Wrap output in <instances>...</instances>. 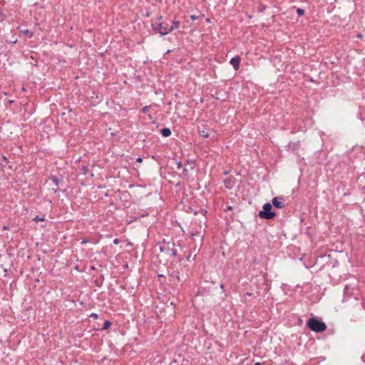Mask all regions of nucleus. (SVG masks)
I'll list each match as a JSON object with an SVG mask.
<instances>
[{
	"mask_svg": "<svg viewBox=\"0 0 365 365\" xmlns=\"http://www.w3.org/2000/svg\"><path fill=\"white\" fill-rule=\"evenodd\" d=\"M161 17L159 18L155 22L152 24V27L154 31L159 33L161 36H165L173 31L170 24L165 21H160Z\"/></svg>",
	"mask_w": 365,
	"mask_h": 365,
	"instance_id": "f257e3e1",
	"label": "nucleus"
},
{
	"mask_svg": "<svg viewBox=\"0 0 365 365\" xmlns=\"http://www.w3.org/2000/svg\"><path fill=\"white\" fill-rule=\"evenodd\" d=\"M307 327L312 331L315 332H321L326 329V324L322 322L319 321L315 318H311L307 322Z\"/></svg>",
	"mask_w": 365,
	"mask_h": 365,
	"instance_id": "f03ea898",
	"label": "nucleus"
},
{
	"mask_svg": "<svg viewBox=\"0 0 365 365\" xmlns=\"http://www.w3.org/2000/svg\"><path fill=\"white\" fill-rule=\"evenodd\" d=\"M272 205L265 203L263 205L262 210L259 212V217L262 219L271 220L274 217L275 213L272 210Z\"/></svg>",
	"mask_w": 365,
	"mask_h": 365,
	"instance_id": "7ed1b4c3",
	"label": "nucleus"
},
{
	"mask_svg": "<svg viewBox=\"0 0 365 365\" xmlns=\"http://www.w3.org/2000/svg\"><path fill=\"white\" fill-rule=\"evenodd\" d=\"M230 63L235 70H238L240 63V58L239 56L233 57L231 58Z\"/></svg>",
	"mask_w": 365,
	"mask_h": 365,
	"instance_id": "20e7f679",
	"label": "nucleus"
},
{
	"mask_svg": "<svg viewBox=\"0 0 365 365\" xmlns=\"http://www.w3.org/2000/svg\"><path fill=\"white\" fill-rule=\"evenodd\" d=\"M272 205L277 208L283 207V202L280 201L278 197H274L272 199Z\"/></svg>",
	"mask_w": 365,
	"mask_h": 365,
	"instance_id": "39448f33",
	"label": "nucleus"
},
{
	"mask_svg": "<svg viewBox=\"0 0 365 365\" xmlns=\"http://www.w3.org/2000/svg\"><path fill=\"white\" fill-rule=\"evenodd\" d=\"M160 132L164 137H168L171 135V130L170 128H163Z\"/></svg>",
	"mask_w": 365,
	"mask_h": 365,
	"instance_id": "423d86ee",
	"label": "nucleus"
},
{
	"mask_svg": "<svg viewBox=\"0 0 365 365\" xmlns=\"http://www.w3.org/2000/svg\"><path fill=\"white\" fill-rule=\"evenodd\" d=\"M179 24H180L179 21H173L172 24L170 25V28H173V31L175 29H178Z\"/></svg>",
	"mask_w": 365,
	"mask_h": 365,
	"instance_id": "0eeeda50",
	"label": "nucleus"
},
{
	"mask_svg": "<svg viewBox=\"0 0 365 365\" xmlns=\"http://www.w3.org/2000/svg\"><path fill=\"white\" fill-rule=\"evenodd\" d=\"M20 34L23 35H29V38L32 37L33 36V34L28 29L21 31Z\"/></svg>",
	"mask_w": 365,
	"mask_h": 365,
	"instance_id": "6e6552de",
	"label": "nucleus"
},
{
	"mask_svg": "<svg viewBox=\"0 0 365 365\" xmlns=\"http://www.w3.org/2000/svg\"><path fill=\"white\" fill-rule=\"evenodd\" d=\"M110 324H111V323L109 321H106L103 324V329H108L110 327Z\"/></svg>",
	"mask_w": 365,
	"mask_h": 365,
	"instance_id": "1a4fd4ad",
	"label": "nucleus"
},
{
	"mask_svg": "<svg viewBox=\"0 0 365 365\" xmlns=\"http://www.w3.org/2000/svg\"><path fill=\"white\" fill-rule=\"evenodd\" d=\"M297 13L298 15L301 16L304 14V11L302 9H297Z\"/></svg>",
	"mask_w": 365,
	"mask_h": 365,
	"instance_id": "9d476101",
	"label": "nucleus"
},
{
	"mask_svg": "<svg viewBox=\"0 0 365 365\" xmlns=\"http://www.w3.org/2000/svg\"><path fill=\"white\" fill-rule=\"evenodd\" d=\"M200 134L204 138H208L209 137L208 133L205 132V130H202Z\"/></svg>",
	"mask_w": 365,
	"mask_h": 365,
	"instance_id": "9b49d317",
	"label": "nucleus"
},
{
	"mask_svg": "<svg viewBox=\"0 0 365 365\" xmlns=\"http://www.w3.org/2000/svg\"><path fill=\"white\" fill-rule=\"evenodd\" d=\"M51 180H53V182L56 185H58V179H57V178H56V177H52V178H51Z\"/></svg>",
	"mask_w": 365,
	"mask_h": 365,
	"instance_id": "f8f14e48",
	"label": "nucleus"
},
{
	"mask_svg": "<svg viewBox=\"0 0 365 365\" xmlns=\"http://www.w3.org/2000/svg\"><path fill=\"white\" fill-rule=\"evenodd\" d=\"M34 220L36 222H39V221H43V218H40L38 216H36Z\"/></svg>",
	"mask_w": 365,
	"mask_h": 365,
	"instance_id": "ddd939ff",
	"label": "nucleus"
},
{
	"mask_svg": "<svg viewBox=\"0 0 365 365\" xmlns=\"http://www.w3.org/2000/svg\"><path fill=\"white\" fill-rule=\"evenodd\" d=\"M148 107L145 106V107L143 108L141 110H142L143 113H146L148 111Z\"/></svg>",
	"mask_w": 365,
	"mask_h": 365,
	"instance_id": "4468645a",
	"label": "nucleus"
},
{
	"mask_svg": "<svg viewBox=\"0 0 365 365\" xmlns=\"http://www.w3.org/2000/svg\"><path fill=\"white\" fill-rule=\"evenodd\" d=\"M91 317L94 318V319H98V314H95V313H92L91 314Z\"/></svg>",
	"mask_w": 365,
	"mask_h": 365,
	"instance_id": "2eb2a0df",
	"label": "nucleus"
},
{
	"mask_svg": "<svg viewBox=\"0 0 365 365\" xmlns=\"http://www.w3.org/2000/svg\"><path fill=\"white\" fill-rule=\"evenodd\" d=\"M113 243H114L115 245H118V244L119 243V240H118V239H117V238H115V239L113 240Z\"/></svg>",
	"mask_w": 365,
	"mask_h": 365,
	"instance_id": "dca6fc26",
	"label": "nucleus"
},
{
	"mask_svg": "<svg viewBox=\"0 0 365 365\" xmlns=\"http://www.w3.org/2000/svg\"><path fill=\"white\" fill-rule=\"evenodd\" d=\"M190 18H191L192 20H196V19H197V18H198V17H197V16H195V15H192V16H190Z\"/></svg>",
	"mask_w": 365,
	"mask_h": 365,
	"instance_id": "f3484780",
	"label": "nucleus"
},
{
	"mask_svg": "<svg viewBox=\"0 0 365 365\" xmlns=\"http://www.w3.org/2000/svg\"><path fill=\"white\" fill-rule=\"evenodd\" d=\"M136 161L138 163H141L143 161V159L141 158H138L136 159Z\"/></svg>",
	"mask_w": 365,
	"mask_h": 365,
	"instance_id": "a211bd4d",
	"label": "nucleus"
},
{
	"mask_svg": "<svg viewBox=\"0 0 365 365\" xmlns=\"http://www.w3.org/2000/svg\"><path fill=\"white\" fill-rule=\"evenodd\" d=\"M255 365H262V364H261V363H259V362H256V363L255 364Z\"/></svg>",
	"mask_w": 365,
	"mask_h": 365,
	"instance_id": "6ab92c4d",
	"label": "nucleus"
},
{
	"mask_svg": "<svg viewBox=\"0 0 365 365\" xmlns=\"http://www.w3.org/2000/svg\"><path fill=\"white\" fill-rule=\"evenodd\" d=\"M357 37H358V38H361V34H359L357 35Z\"/></svg>",
	"mask_w": 365,
	"mask_h": 365,
	"instance_id": "aec40b11",
	"label": "nucleus"
},
{
	"mask_svg": "<svg viewBox=\"0 0 365 365\" xmlns=\"http://www.w3.org/2000/svg\"><path fill=\"white\" fill-rule=\"evenodd\" d=\"M247 295H249V296H251V295H252V293H250V292H247Z\"/></svg>",
	"mask_w": 365,
	"mask_h": 365,
	"instance_id": "412c9836",
	"label": "nucleus"
}]
</instances>
